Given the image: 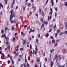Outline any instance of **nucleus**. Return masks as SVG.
<instances>
[{
  "instance_id": "obj_18",
  "label": "nucleus",
  "mask_w": 67,
  "mask_h": 67,
  "mask_svg": "<svg viewBox=\"0 0 67 67\" xmlns=\"http://www.w3.org/2000/svg\"><path fill=\"white\" fill-rule=\"evenodd\" d=\"M27 27V25H24V29H25L26 27Z\"/></svg>"
},
{
  "instance_id": "obj_56",
  "label": "nucleus",
  "mask_w": 67,
  "mask_h": 67,
  "mask_svg": "<svg viewBox=\"0 0 67 67\" xmlns=\"http://www.w3.org/2000/svg\"><path fill=\"white\" fill-rule=\"evenodd\" d=\"M49 16L48 17V21H49Z\"/></svg>"
},
{
  "instance_id": "obj_45",
  "label": "nucleus",
  "mask_w": 67,
  "mask_h": 67,
  "mask_svg": "<svg viewBox=\"0 0 67 67\" xmlns=\"http://www.w3.org/2000/svg\"><path fill=\"white\" fill-rule=\"evenodd\" d=\"M23 65L24 67H26V65H25V63Z\"/></svg>"
},
{
  "instance_id": "obj_19",
  "label": "nucleus",
  "mask_w": 67,
  "mask_h": 67,
  "mask_svg": "<svg viewBox=\"0 0 67 67\" xmlns=\"http://www.w3.org/2000/svg\"><path fill=\"white\" fill-rule=\"evenodd\" d=\"M58 35V34L57 33H56V34L55 35V37H56Z\"/></svg>"
},
{
  "instance_id": "obj_49",
  "label": "nucleus",
  "mask_w": 67,
  "mask_h": 67,
  "mask_svg": "<svg viewBox=\"0 0 67 67\" xmlns=\"http://www.w3.org/2000/svg\"><path fill=\"white\" fill-rule=\"evenodd\" d=\"M17 33H15V36H16V35H17Z\"/></svg>"
},
{
  "instance_id": "obj_50",
  "label": "nucleus",
  "mask_w": 67,
  "mask_h": 67,
  "mask_svg": "<svg viewBox=\"0 0 67 67\" xmlns=\"http://www.w3.org/2000/svg\"><path fill=\"white\" fill-rule=\"evenodd\" d=\"M6 45H8L9 44V42H7L6 43Z\"/></svg>"
},
{
  "instance_id": "obj_27",
  "label": "nucleus",
  "mask_w": 67,
  "mask_h": 67,
  "mask_svg": "<svg viewBox=\"0 0 67 67\" xmlns=\"http://www.w3.org/2000/svg\"><path fill=\"white\" fill-rule=\"evenodd\" d=\"M2 56H3V57H4V56H5V55H4V54L3 53H2Z\"/></svg>"
},
{
  "instance_id": "obj_10",
  "label": "nucleus",
  "mask_w": 67,
  "mask_h": 67,
  "mask_svg": "<svg viewBox=\"0 0 67 67\" xmlns=\"http://www.w3.org/2000/svg\"><path fill=\"white\" fill-rule=\"evenodd\" d=\"M48 36H49V34H48V33H46L45 36L46 37H48Z\"/></svg>"
},
{
  "instance_id": "obj_31",
  "label": "nucleus",
  "mask_w": 67,
  "mask_h": 67,
  "mask_svg": "<svg viewBox=\"0 0 67 67\" xmlns=\"http://www.w3.org/2000/svg\"><path fill=\"white\" fill-rule=\"evenodd\" d=\"M6 37H7V36H5V34H4L3 35V37L4 38H5Z\"/></svg>"
},
{
  "instance_id": "obj_46",
  "label": "nucleus",
  "mask_w": 67,
  "mask_h": 67,
  "mask_svg": "<svg viewBox=\"0 0 67 67\" xmlns=\"http://www.w3.org/2000/svg\"><path fill=\"white\" fill-rule=\"evenodd\" d=\"M13 4H12L11 5V8L12 9L13 8Z\"/></svg>"
},
{
  "instance_id": "obj_64",
  "label": "nucleus",
  "mask_w": 67,
  "mask_h": 67,
  "mask_svg": "<svg viewBox=\"0 0 67 67\" xmlns=\"http://www.w3.org/2000/svg\"><path fill=\"white\" fill-rule=\"evenodd\" d=\"M65 34H67V31H66L65 32Z\"/></svg>"
},
{
  "instance_id": "obj_17",
  "label": "nucleus",
  "mask_w": 67,
  "mask_h": 67,
  "mask_svg": "<svg viewBox=\"0 0 67 67\" xmlns=\"http://www.w3.org/2000/svg\"><path fill=\"white\" fill-rule=\"evenodd\" d=\"M54 51V49H51L50 50V52H51V53H53V52Z\"/></svg>"
},
{
  "instance_id": "obj_34",
  "label": "nucleus",
  "mask_w": 67,
  "mask_h": 67,
  "mask_svg": "<svg viewBox=\"0 0 67 67\" xmlns=\"http://www.w3.org/2000/svg\"><path fill=\"white\" fill-rule=\"evenodd\" d=\"M30 49H32V46H31V44H30Z\"/></svg>"
},
{
  "instance_id": "obj_40",
  "label": "nucleus",
  "mask_w": 67,
  "mask_h": 67,
  "mask_svg": "<svg viewBox=\"0 0 67 67\" xmlns=\"http://www.w3.org/2000/svg\"><path fill=\"white\" fill-rule=\"evenodd\" d=\"M25 63H26V62H27V59H25Z\"/></svg>"
},
{
  "instance_id": "obj_21",
  "label": "nucleus",
  "mask_w": 67,
  "mask_h": 67,
  "mask_svg": "<svg viewBox=\"0 0 67 67\" xmlns=\"http://www.w3.org/2000/svg\"><path fill=\"white\" fill-rule=\"evenodd\" d=\"M44 24H43L41 26V29H42V27H44Z\"/></svg>"
},
{
  "instance_id": "obj_8",
  "label": "nucleus",
  "mask_w": 67,
  "mask_h": 67,
  "mask_svg": "<svg viewBox=\"0 0 67 67\" xmlns=\"http://www.w3.org/2000/svg\"><path fill=\"white\" fill-rule=\"evenodd\" d=\"M5 38L6 39V41H8L9 40V38H7V37H6Z\"/></svg>"
},
{
  "instance_id": "obj_44",
  "label": "nucleus",
  "mask_w": 67,
  "mask_h": 67,
  "mask_svg": "<svg viewBox=\"0 0 67 67\" xmlns=\"http://www.w3.org/2000/svg\"><path fill=\"white\" fill-rule=\"evenodd\" d=\"M16 26L17 27H19V25H18V24H16Z\"/></svg>"
},
{
  "instance_id": "obj_26",
  "label": "nucleus",
  "mask_w": 67,
  "mask_h": 67,
  "mask_svg": "<svg viewBox=\"0 0 67 67\" xmlns=\"http://www.w3.org/2000/svg\"><path fill=\"white\" fill-rule=\"evenodd\" d=\"M3 57H4L3 56H1V59H4V58Z\"/></svg>"
},
{
  "instance_id": "obj_13",
  "label": "nucleus",
  "mask_w": 67,
  "mask_h": 67,
  "mask_svg": "<svg viewBox=\"0 0 67 67\" xmlns=\"http://www.w3.org/2000/svg\"><path fill=\"white\" fill-rule=\"evenodd\" d=\"M57 33H60V30H57Z\"/></svg>"
},
{
  "instance_id": "obj_16",
  "label": "nucleus",
  "mask_w": 67,
  "mask_h": 67,
  "mask_svg": "<svg viewBox=\"0 0 67 67\" xmlns=\"http://www.w3.org/2000/svg\"><path fill=\"white\" fill-rule=\"evenodd\" d=\"M63 34H64V32H63V33L60 32V36H62V35H63Z\"/></svg>"
},
{
  "instance_id": "obj_57",
  "label": "nucleus",
  "mask_w": 67,
  "mask_h": 67,
  "mask_svg": "<svg viewBox=\"0 0 67 67\" xmlns=\"http://www.w3.org/2000/svg\"><path fill=\"white\" fill-rule=\"evenodd\" d=\"M56 27V24H55L54 25V26H53V27L55 28V27Z\"/></svg>"
},
{
  "instance_id": "obj_54",
  "label": "nucleus",
  "mask_w": 67,
  "mask_h": 67,
  "mask_svg": "<svg viewBox=\"0 0 67 67\" xmlns=\"http://www.w3.org/2000/svg\"><path fill=\"white\" fill-rule=\"evenodd\" d=\"M12 60V63L13 64H14V61H13V60Z\"/></svg>"
},
{
  "instance_id": "obj_12",
  "label": "nucleus",
  "mask_w": 67,
  "mask_h": 67,
  "mask_svg": "<svg viewBox=\"0 0 67 67\" xmlns=\"http://www.w3.org/2000/svg\"><path fill=\"white\" fill-rule=\"evenodd\" d=\"M31 3H28L27 4V6L28 7H29L30 6H31Z\"/></svg>"
},
{
  "instance_id": "obj_30",
  "label": "nucleus",
  "mask_w": 67,
  "mask_h": 67,
  "mask_svg": "<svg viewBox=\"0 0 67 67\" xmlns=\"http://www.w3.org/2000/svg\"><path fill=\"white\" fill-rule=\"evenodd\" d=\"M64 5L65 6H67V2H66L65 3V4H64Z\"/></svg>"
},
{
  "instance_id": "obj_32",
  "label": "nucleus",
  "mask_w": 67,
  "mask_h": 67,
  "mask_svg": "<svg viewBox=\"0 0 67 67\" xmlns=\"http://www.w3.org/2000/svg\"><path fill=\"white\" fill-rule=\"evenodd\" d=\"M40 67H42V62H40Z\"/></svg>"
},
{
  "instance_id": "obj_61",
  "label": "nucleus",
  "mask_w": 67,
  "mask_h": 67,
  "mask_svg": "<svg viewBox=\"0 0 67 67\" xmlns=\"http://www.w3.org/2000/svg\"><path fill=\"white\" fill-rule=\"evenodd\" d=\"M50 38H51V39H53V36H51Z\"/></svg>"
},
{
  "instance_id": "obj_36",
  "label": "nucleus",
  "mask_w": 67,
  "mask_h": 67,
  "mask_svg": "<svg viewBox=\"0 0 67 67\" xmlns=\"http://www.w3.org/2000/svg\"><path fill=\"white\" fill-rule=\"evenodd\" d=\"M37 51H35V55H36L37 54Z\"/></svg>"
},
{
  "instance_id": "obj_42",
  "label": "nucleus",
  "mask_w": 67,
  "mask_h": 67,
  "mask_svg": "<svg viewBox=\"0 0 67 67\" xmlns=\"http://www.w3.org/2000/svg\"><path fill=\"white\" fill-rule=\"evenodd\" d=\"M19 45H20V44H19V45H18L16 47V48H19Z\"/></svg>"
},
{
  "instance_id": "obj_62",
  "label": "nucleus",
  "mask_w": 67,
  "mask_h": 67,
  "mask_svg": "<svg viewBox=\"0 0 67 67\" xmlns=\"http://www.w3.org/2000/svg\"><path fill=\"white\" fill-rule=\"evenodd\" d=\"M25 7H24V8H23V10H24V11L25 10Z\"/></svg>"
},
{
  "instance_id": "obj_23",
  "label": "nucleus",
  "mask_w": 67,
  "mask_h": 67,
  "mask_svg": "<svg viewBox=\"0 0 67 67\" xmlns=\"http://www.w3.org/2000/svg\"><path fill=\"white\" fill-rule=\"evenodd\" d=\"M59 67H65V65L61 66L60 65H59Z\"/></svg>"
},
{
  "instance_id": "obj_43",
  "label": "nucleus",
  "mask_w": 67,
  "mask_h": 67,
  "mask_svg": "<svg viewBox=\"0 0 67 67\" xmlns=\"http://www.w3.org/2000/svg\"><path fill=\"white\" fill-rule=\"evenodd\" d=\"M41 22H43V18H42L41 19Z\"/></svg>"
},
{
  "instance_id": "obj_48",
  "label": "nucleus",
  "mask_w": 67,
  "mask_h": 67,
  "mask_svg": "<svg viewBox=\"0 0 67 67\" xmlns=\"http://www.w3.org/2000/svg\"><path fill=\"white\" fill-rule=\"evenodd\" d=\"M20 51H23V48H20Z\"/></svg>"
},
{
  "instance_id": "obj_53",
  "label": "nucleus",
  "mask_w": 67,
  "mask_h": 67,
  "mask_svg": "<svg viewBox=\"0 0 67 67\" xmlns=\"http://www.w3.org/2000/svg\"><path fill=\"white\" fill-rule=\"evenodd\" d=\"M48 0H47L46 2V4H47V2H48Z\"/></svg>"
},
{
  "instance_id": "obj_5",
  "label": "nucleus",
  "mask_w": 67,
  "mask_h": 67,
  "mask_svg": "<svg viewBox=\"0 0 67 67\" xmlns=\"http://www.w3.org/2000/svg\"><path fill=\"white\" fill-rule=\"evenodd\" d=\"M51 67H53V65L54 64V63H53V61H51Z\"/></svg>"
},
{
  "instance_id": "obj_24",
  "label": "nucleus",
  "mask_w": 67,
  "mask_h": 67,
  "mask_svg": "<svg viewBox=\"0 0 67 67\" xmlns=\"http://www.w3.org/2000/svg\"><path fill=\"white\" fill-rule=\"evenodd\" d=\"M30 65V64H29V63H27L26 64V66L27 67H29Z\"/></svg>"
},
{
  "instance_id": "obj_37",
  "label": "nucleus",
  "mask_w": 67,
  "mask_h": 67,
  "mask_svg": "<svg viewBox=\"0 0 67 67\" xmlns=\"http://www.w3.org/2000/svg\"><path fill=\"white\" fill-rule=\"evenodd\" d=\"M7 29H8V28L6 27L5 29V32H6V31L7 30Z\"/></svg>"
},
{
  "instance_id": "obj_38",
  "label": "nucleus",
  "mask_w": 67,
  "mask_h": 67,
  "mask_svg": "<svg viewBox=\"0 0 67 67\" xmlns=\"http://www.w3.org/2000/svg\"><path fill=\"white\" fill-rule=\"evenodd\" d=\"M38 39H37L36 40V42H37V43H38Z\"/></svg>"
},
{
  "instance_id": "obj_29",
  "label": "nucleus",
  "mask_w": 67,
  "mask_h": 67,
  "mask_svg": "<svg viewBox=\"0 0 67 67\" xmlns=\"http://www.w3.org/2000/svg\"><path fill=\"white\" fill-rule=\"evenodd\" d=\"M42 16L44 15V12H42Z\"/></svg>"
},
{
  "instance_id": "obj_41",
  "label": "nucleus",
  "mask_w": 67,
  "mask_h": 67,
  "mask_svg": "<svg viewBox=\"0 0 67 67\" xmlns=\"http://www.w3.org/2000/svg\"><path fill=\"white\" fill-rule=\"evenodd\" d=\"M1 33H2L4 32V31H3V30H1Z\"/></svg>"
},
{
  "instance_id": "obj_47",
  "label": "nucleus",
  "mask_w": 67,
  "mask_h": 67,
  "mask_svg": "<svg viewBox=\"0 0 67 67\" xmlns=\"http://www.w3.org/2000/svg\"><path fill=\"white\" fill-rule=\"evenodd\" d=\"M28 59L29 60L30 59V57L29 56L28 57Z\"/></svg>"
},
{
  "instance_id": "obj_15",
  "label": "nucleus",
  "mask_w": 67,
  "mask_h": 67,
  "mask_svg": "<svg viewBox=\"0 0 67 67\" xmlns=\"http://www.w3.org/2000/svg\"><path fill=\"white\" fill-rule=\"evenodd\" d=\"M35 49H36V51H37V45H36L35 46Z\"/></svg>"
},
{
  "instance_id": "obj_52",
  "label": "nucleus",
  "mask_w": 67,
  "mask_h": 67,
  "mask_svg": "<svg viewBox=\"0 0 67 67\" xmlns=\"http://www.w3.org/2000/svg\"><path fill=\"white\" fill-rule=\"evenodd\" d=\"M61 55H59V58H61Z\"/></svg>"
},
{
  "instance_id": "obj_20",
  "label": "nucleus",
  "mask_w": 67,
  "mask_h": 67,
  "mask_svg": "<svg viewBox=\"0 0 67 67\" xmlns=\"http://www.w3.org/2000/svg\"><path fill=\"white\" fill-rule=\"evenodd\" d=\"M55 40L54 39H53L52 41V43H55Z\"/></svg>"
},
{
  "instance_id": "obj_28",
  "label": "nucleus",
  "mask_w": 67,
  "mask_h": 67,
  "mask_svg": "<svg viewBox=\"0 0 67 67\" xmlns=\"http://www.w3.org/2000/svg\"><path fill=\"white\" fill-rule=\"evenodd\" d=\"M59 42V40H57L56 41V42L57 43H58V42Z\"/></svg>"
},
{
  "instance_id": "obj_22",
  "label": "nucleus",
  "mask_w": 67,
  "mask_h": 67,
  "mask_svg": "<svg viewBox=\"0 0 67 67\" xmlns=\"http://www.w3.org/2000/svg\"><path fill=\"white\" fill-rule=\"evenodd\" d=\"M13 16V17H15V14H14V13H13L12 14Z\"/></svg>"
},
{
  "instance_id": "obj_55",
  "label": "nucleus",
  "mask_w": 67,
  "mask_h": 67,
  "mask_svg": "<svg viewBox=\"0 0 67 67\" xmlns=\"http://www.w3.org/2000/svg\"><path fill=\"white\" fill-rule=\"evenodd\" d=\"M18 60L19 61H21V59H20V58H18Z\"/></svg>"
},
{
  "instance_id": "obj_39",
  "label": "nucleus",
  "mask_w": 67,
  "mask_h": 67,
  "mask_svg": "<svg viewBox=\"0 0 67 67\" xmlns=\"http://www.w3.org/2000/svg\"><path fill=\"white\" fill-rule=\"evenodd\" d=\"M15 40V38L14 37L13 38V41H14Z\"/></svg>"
},
{
  "instance_id": "obj_4",
  "label": "nucleus",
  "mask_w": 67,
  "mask_h": 67,
  "mask_svg": "<svg viewBox=\"0 0 67 67\" xmlns=\"http://www.w3.org/2000/svg\"><path fill=\"white\" fill-rule=\"evenodd\" d=\"M58 54H56L55 55L54 58L55 59H56V58H58Z\"/></svg>"
},
{
  "instance_id": "obj_59",
  "label": "nucleus",
  "mask_w": 67,
  "mask_h": 67,
  "mask_svg": "<svg viewBox=\"0 0 67 67\" xmlns=\"http://www.w3.org/2000/svg\"><path fill=\"white\" fill-rule=\"evenodd\" d=\"M39 13H41V8L39 9Z\"/></svg>"
},
{
  "instance_id": "obj_58",
  "label": "nucleus",
  "mask_w": 67,
  "mask_h": 67,
  "mask_svg": "<svg viewBox=\"0 0 67 67\" xmlns=\"http://www.w3.org/2000/svg\"><path fill=\"white\" fill-rule=\"evenodd\" d=\"M66 67H67V62L65 64Z\"/></svg>"
},
{
  "instance_id": "obj_33",
  "label": "nucleus",
  "mask_w": 67,
  "mask_h": 67,
  "mask_svg": "<svg viewBox=\"0 0 67 67\" xmlns=\"http://www.w3.org/2000/svg\"><path fill=\"white\" fill-rule=\"evenodd\" d=\"M4 1H5V4H7V2H8V0H4Z\"/></svg>"
},
{
  "instance_id": "obj_51",
  "label": "nucleus",
  "mask_w": 67,
  "mask_h": 67,
  "mask_svg": "<svg viewBox=\"0 0 67 67\" xmlns=\"http://www.w3.org/2000/svg\"><path fill=\"white\" fill-rule=\"evenodd\" d=\"M49 45H51V41H49Z\"/></svg>"
},
{
  "instance_id": "obj_9",
  "label": "nucleus",
  "mask_w": 67,
  "mask_h": 67,
  "mask_svg": "<svg viewBox=\"0 0 67 67\" xmlns=\"http://www.w3.org/2000/svg\"><path fill=\"white\" fill-rule=\"evenodd\" d=\"M1 7L2 8H3V5H2V4H1V3H0V9H1Z\"/></svg>"
},
{
  "instance_id": "obj_11",
  "label": "nucleus",
  "mask_w": 67,
  "mask_h": 67,
  "mask_svg": "<svg viewBox=\"0 0 67 67\" xmlns=\"http://www.w3.org/2000/svg\"><path fill=\"white\" fill-rule=\"evenodd\" d=\"M11 29L13 31H14V26H12L11 27Z\"/></svg>"
},
{
  "instance_id": "obj_7",
  "label": "nucleus",
  "mask_w": 67,
  "mask_h": 67,
  "mask_svg": "<svg viewBox=\"0 0 67 67\" xmlns=\"http://www.w3.org/2000/svg\"><path fill=\"white\" fill-rule=\"evenodd\" d=\"M21 35H23V36H25V34H24L23 32H21Z\"/></svg>"
},
{
  "instance_id": "obj_35",
  "label": "nucleus",
  "mask_w": 67,
  "mask_h": 67,
  "mask_svg": "<svg viewBox=\"0 0 67 67\" xmlns=\"http://www.w3.org/2000/svg\"><path fill=\"white\" fill-rule=\"evenodd\" d=\"M8 57H10L11 55L10 54H8Z\"/></svg>"
},
{
  "instance_id": "obj_25",
  "label": "nucleus",
  "mask_w": 67,
  "mask_h": 67,
  "mask_svg": "<svg viewBox=\"0 0 67 67\" xmlns=\"http://www.w3.org/2000/svg\"><path fill=\"white\" fill-rule=\"evenodd\" d=\"M37 61L38 63H40V59H37Z\"/></svg>"
},
{
  "instance_id": "obj_2",
  "label": "nucleus",
  "mask_w": 67,
  "mask_h": 67,
  "mask_svg": "<svg viewBox=\"0 0 67 67\" xmlns=\"http://www.w3.org/2000/svg\"><path fill=\"white\" fill-rule=\"evenodd\" d=\"M64 25L65 26V28L67 29V22H65Z\"/></svg>"
},
{
  "instance_id": "obj_14",
  "label": "nucleus",
  "mask_w": 67,
  "mask_h": 67,
  "mask_svg": "<svg viewBox=\"0 0 67 67\" xmlns=\"http://www.w3.org/2000/svg\"><path fill=\"white\" fill-rule=\"evenodd\" d=\"M18 56V53H16V54H15V55L14 56L15 58L16 57H17Z\"/></svg>"
},
{
  "instance_id": "obj_6",
  "label": "nucleus",
  "mask_w": 67,
  "mask_h": 67,
  "mask_svg": "<svg viewBox=\"0 0 67 67\" xmlns=\"http://www.w3.org/2000/svg\"><path fill=\"white\" fill-rule=\"evenodd\" d=\"M23 45H25L26 44V40H24L23 41Z\"/></svg>"
},
{
  "instance_id": "obj_3",
  "label": "nucleus",
  "mask_w": 67,
  "mask_h": 67,
  "mask_svg": "<svg viewBox=\"0 0 67 67\" xmlns=\"http://www.w3.org/2000/svg\"><path fill=\"white\" fill-rule=\"evenodd\" d=\"M10 17H13V15L12 14H13V11H12V10H10Z\"/></svg>"
},
{
  "instance_id": "obj_60",
  "label": "nucleus",
  "mask_w": 67,
  "mask_h": 67,
  "mask_svg": "<svg viewBox=\"0 0 67 67\" xmlns=\"http://www.w3.org/2000/svg\"><path fill=\"white\" fill-rule=\"evenodd\" d=\"M45 61H47V58H45Z\"/></svg>"
},
{
  "instance_id": "obj_63",
  "label": "nucleus",
  "mask_w": 67,
  "mask_h": 67,
  "mask_svg": "<svg viewBox=\"0 0 67 67\" xmlns=\"http://www.w3.org/2000/svg\"><path fill=\"white\" fill-rule=\"evenodd\" d=\"M32 54H34V50H33V51L32 52Z\"/></svg>"
},
{
  "instance_id": "obj_1",
  "label": "nucleus",
  "mask_w": 67,
  "mask_h": 67,
  "mask_svg": "<svg viewBox=\"0 0 67 67\" xmlns=\"http://www.w3.org/2000/svg\"><path fill=\"white\" fill-rule=\"evenodd\" d=\"M12 18H13V17H10L9 20L12 23H13V21L12 20Z\"/></svg>"
}]
</instances>
